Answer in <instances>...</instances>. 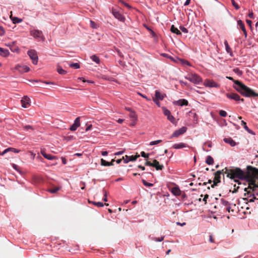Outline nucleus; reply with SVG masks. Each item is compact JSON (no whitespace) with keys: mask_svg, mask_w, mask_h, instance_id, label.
I'll list each match as a JSON object with an SVG mask.
<instances>
[{"mask_svg":"<svg viewBox=\"0 0 258 258\" xmlns=\"http://www.w3.org/2000/svg\"><path fill=\"white\" fill-rule=\"evenodd\" d=\"M224 173L226 174L227 177L235 179L236 178L239 179H245L247 182L250 180L251 184H252L253 181L252 177L253 176L258 175V169L251 167H247V172H245L242 170L240 168L238 167H233L232 168H228L225 167L224 168Z\"/></svg>","mask_w":258,"mask_h":258,"instance_id":"f257e3e1","label":"nucleus"},{"mask_svg":"<svg viewBox=\"0 0 258 258\" xmlns=\"http://www.w3.org/2000/svg\"><path fill=\"white\" fill-rule=\"evenodd\" d=\"M226 78L233 81L236 86L234 88L242 96L246 97H258V93H255L253 90L247 87L238 80H234L232 77H226Z\"/></svg>","mask_w":258,"mask_h":258,"instance_id":"f03ea898","label":"nucleus"},{"mask_svg":"<svg viewBox=\"0 0 258 258\" xmlns=\"http://www.w3.org/2000/svg\"><path fill=\"white\" fill-rule=\"evenodd\" d=\"M185 78L189 80L190 82L197 84L200 83L202 81V78L196 74H188L186 77H185Z\"/></svg>","mask_w":258,"mask_h":258,"instance_id":"7ed1b4c3","label":"nucleus"},{"mask_svg":"<svg viewBox=\"0 0 258 258\" xmlns=\"http://www.w3.org/2000/svg\"><path fill=\"white\" fill-rule=\"evenodd\" d=\"M224 171L225 169H223L222 170H218L215 173L213 184L211 185L212 188H214L218 183L221 182V175L224 173Z\"/></svg>","mask_w":258,"mask_h":258,"instance_id":"20e7f679","label":"nucleus"},{"mask_svg":"<svg viewBox=\"0 0 258 258\" xmlns=\"http://www.w3.org/2000/svg\"><path fill=\"white\" fill-rule=\"evenodd\" d=\"M27 54L32 59L33 63L36 64L38 60L36 51L34 49H31L28 51Z\"/></svg>","mask_w":258,"mask_h":258,"instance_id":"39448f33","label":"nucleus"},{"mask_svg":"<svg viewBox=\"0 0 258 258\" xmlns=\"http://www.w3.org/2000/svg\"><path fill=\"white\" fill-rule=\"evenodd\" d=\"M244 191L246 192L244 194V197H246L247 198H252L251 199H249L248 202H253L255 200H258L257 198L255 196H254V194H252L250 190H247V188L246 187H245L244 189Z\"/></svg>","mask_w":258,"mask_h":258,"instance_id":"423d86ee","label":"nucleus"},{"mask_svg":"<svg viewBox=\"0 0 258 258\" xmlns=\"http://www.w3.org/2000/svg\"><path fill=\"white\" fill-rule=\"evenodd\" d=\"M112 13L114 16V17L117 19L118 20L121 22H124L125 21L124 17L116 9H112Z\"/></svg>","mask_w":258,"mask_h":258,"instance_id":"0eeeda50","label":"nucleus"},{"mask_svg":"<svg viewBox=\"0 0 258 258\" xmlns=\"http://www.w3.org/2000/svg\"><path fill=\"white\" fill-rule=\"evenodd\" d=\"M140 157V155L137 154L135 156H127L125 155V156L122 157V159H123V161L125 163H128L129 161H136L138 158Z\"/></svg>","mask_w":258,"mask_h":258,"instance_id":"6e6552de","label":"nucleus"},{"mask_svg":"<svg viewBox=\"0 0 258 258\" xmlns=\"http://www.w3.org/2000/svg\"><path fill=\"white\" fill-rule=\"evenodd\" d=\"M204 85L208 87H219V85L214 82L213 80H206L204 81Z\"/></svg>","mask_w":258,"mask_h":258,"instance_id":"1a4fd4ad","label":"nucleus"},{"mask_svg":"<svg viewBox=\"0 0 258 258\" xmlns=\"http://www.w3.org/2000/svg\"><path fill=\"white\" fill-rule=\"evenodd\" d=\"M226 95L229 99H233L235 101H244V99L243 98H240V96L236 93H227Z\"/></svg>","mask_w":258,"mask_h":258,"instance_id":"9d476101","label":"nucleus"},{"mask_svg":"<svg viewBox=\"0 0 258 258\" xmlns=\"http://www.w3.org/2000/svg\"><path fill=\"white\" fill-rule=\"evenodd\" d=\"M187 128L185 126H183L179 130H176L172 134L171 138L177 137L183 134L186 132Z\"/></svg>","mask_w":258,"mask_h":258,"instance_id":"9b49d317","label":"nucleus"},{"mask_svg":"<svg viewBox=\"0 0 258 258\" xmlns=\"http://www.w3.org/2000/svg\"><path fill=\"white\" fill-rule=\"evenodd\" d=\"M22 106L24 108H28L31 105L30 99L27 96H24L21 100Z\"/></svg>","mask_w":258,"mask_h":258,"instance_id":"f8f14e48","label":"nucleus"},{"mask_svg":"<svg viewBox=\"0 0 258 258\" xmlns=\"http://www.w3.org/2000/svg\"><path fill=\"white\" fill-rule=\"evenodd\" d=\"M80 126V117H78L74 121V123L70 128L71 131H75L77 128Z\"/></svg>","mask_w":258,"mask_h":258,"instance_id":"ddd939ff","label":"nucleus"},{"mask_svg":"<svg viewBox=\"0 0 258 258\" xmlns=\"http://www.w3.org/2000/svg\"><path fill=\"white\" fill-rule=\"evenodd\" d=\"M15 69L18 70L21 73L28 72L30 70L28 67L26 66H20L19 64H18L15 67Z\"/></svg>","mask_w":258,"mask_h":258,"instance_id":"4468645a","label":"nucleus"},{"mask_svg":"<svg viewBox=\"0 0 258 258\" xmlns=\"http://www.w3.org/2000/svg\"><path fill=\"white\" fill-rule=\"evenodd\" d=\"M31 35L36 38H42V32L41 31L35 30L31 31Z\"/></svg>","mask_w":258,"mask_h":258,"instance_id":"2eb2a0df","label":"nucleus"},{"mask_svg":"<svg viewBox=\"0 0 258 258\" xmlns=\"http://www.w3.org/2000/svg\"><path fill=\"white\" fill-rule=\"evenodd\" d=\"M6 45L10 47L11 50L14 52H19V48L18 46L15 45V42L10 43Z\"/></svg>","mask_w":258,"mask_h":258,"instance_id":"dca6fc26","label":"nucleus"},{"mask_svg":"<svg viewBox=\"0 0 258 258\" xmlns=\"http://www.w3.org/2000/svg\"><path fill=\"white\" fill-rule=\"evenodd\" d=\"M155 98L154 99L158 100H162L166 97V94H161L159 91L156 90L155 91Z\"/></svg>","mask_w":258,"mask_h":258,"instance_id":"f3484780","label":"nucleus"},{"mask_svg":"<svg viewBox=\"0 0 258 258\" xmlns=\"http://www.w3.org/2000/svg\"><path fill=\"white\" fill-rule=\"evenodd\" d=\"M152 167H155L157 170H161L164 168V166L162 165H160L159 162L156 159H154L153 161V166Z\"/></svg>","mask_w":258,"mask_h":258,"instance_id":"a211bd4d","label":"nucleus"},{"mask_svg":"<svg viewBox=\"0 0 258 258\" xmlns=\"http://www.w3.org/2000/svg\"><path fill=\"white\" fill-rule=\"evenodd\" d=\"M237 24H238V26H239V28L241 29L242 30V31H243V33L245 35V37H246L247 32H246V30L245 28L244 23L242 22V21L241 20H239L237 21Z\"/></svg>","mask_w":258,"mask_h":258,"instance_id":"6ab92c4d","label":"nucleus"},{"mask_svg":"<svg viewBox=\"0 0 258 258\" xmlns=\"http://www.w3.org/2000/svg\"><path fill=\"white\" fill-rule=\"evenodd\" d=\"M41 153L45 158L48 160H52L57 158L55 156L47 154L43 150H41Z\"/></svg>","mask_w":258,"mask_h":258,"instance_id":"aec40b11","label":"nucleus"},{"mask_svg":"<svg viewBox=\"0 0 258 258\" xmlns=\"http://www.w3.org/2000/svg\"><path fill=\"white\" fill-rule=\"evenodd\" d=\"M115 161L114 159H112L111 162H107L103 159H101V165L104 166H113V162Z\"/></svg>","mask_w":258,"mask_h":258,"instance_id":"412c9836","label":"nucleus"},{"mask_svg":"<svg viewBox=\"0 0 258 258\" xmlns=\"http://www.w3.org/2000/svg\"><path fill=\"white\" fill-rule=\"evenodd\" d=\"M224 141L230 145L231 146L234 147L236 145V142L231 138H224Z\"/></svg>","mask_w":258,"mask_h":258,"instance_id":"4be33fe9","label":"nucleus"},{"mask_svg":"<svg viewBox=\"0 0 258 258\" xmlns=\"http://www.w3.org/2000/svg\"><path fill=\"white\" fill-rule=\"evenodd\" d=\"M187 146L183 143H180L179 144H175L172 146V148L176 149H181L183 148L186 147Z\"/></svg>","mask_w":258,"mask_h":258,"instance_id":"5701e85b","label":"nucleus"},{"mask_svg":"<svg viewBox=\"0 0 258 258\" xmlns=\"http://www.w3.org/2000/svg\"><path fill=\"white\" fill-rule=\"evenodd\" d=\"M10 54V52L8 49H4L0 47V55L3 57H7Z\"/></svg>","mask_w":258,"mask_h":258,"instance_id":"b1692460","label":"nucleus"},{"mask_svg":"<svg viewBox=\"0 0 258 258\" xmlns=\"http://www.w3.org/2000/svg\"><path fill=\"white\" fill-rule=\"evenodd\" d=\"M171 192L175 196H179L181 194V191L178 187L172 188Z\"/></svg>","mask_w":258,"mask_h":258,"instance_id":"393cba45","label":"nucleus"},{"mask_svg":"<svg viewBox=\"0 0 258 258\" xmlns=\"http://www.w3.org/2000/svg\"><path fill=\"white\" fill-rule=\"evenodd\" d=\"M170 30L172 33H175L177 35H181L180 31L173 25L171 26Z\"/></svg>","mask_w":258,"mask_h":258,"instance_id":"a878e982","label":"nucleus"},{"mask_svg":"<svg viewBox=\"0 0 258 258\" xmlns=\"http://www.w3.org/2000/svg\"><path fill=\"white\" fill-rule=\"evenodd\" d=\"M177 104L180 106H186L188 105V101L185 99H179L177 102Z\"/></svg>","mask_w":258,"mask_h":258,"instance_id":"bb28decb","label":"nucleus"},{"mask_svg":"<svg viewBox=\"0 0 258 258\" xmlns=\"http://www.w3.org/2000/svg\"><path fill=\"white\" fill-rule=\"evenodd\" d=\"M241 125L243 126L244 128L246 131H247L249 133H250L251 134H253L252 131L251 130H250V129H249V128L246 125V123L245 121H244L243 120L241 121Z\"/></svg>","mask_w":258,"mask_h":258,"instance_id":"cd10ccee","label":"nucleus"},{"mask_svg":"<svg viewBox=\"0 0 258 258\" xmlns=\"http://www.w3.org/2000/svg\"><path fill=\"white\" fill-rule=\"evenodd\" d=\"M206 163L209 165H212L214 164V159L211 156H208L206 160Z\"/></svg>","mask_w":258,"mask_h":258,"instance_id":"c85d7f7f","label":"nucleus"},{"mask_svg":"<svg viewBox=\"0 0 258 258\" xmlns=\"http://www.w3.org/2000/svg\"><path fill=\"white\" fill-rule=\"evenodd\" d=\"M89 203H92L94 205H95L98 207H103L104 205H106L107 206H108L109 205L108 204H104L102 202H91L89 200L88 201Z\"/></svg>","mask_w":258,"mask_h":258,"instance_id":"c756f323","label":"nucleus"},{"mask_svg":"<svg viewBox=\"0 0 258 258\" xmlns=\"http://www.w3.org/2000/svg\"><path fill=\"white\" fill-rule=\"evenodd\" d=\"M91 59L94 62H95L97 64H100V60L98 56L96 55H93L91 57Z\"/></svg>","mask_w":258,"mask_h":258,"instance_id":"7c9ffc66","label":"nucleus"},{"mask_svg":"<svg viewBox=\"0 0 258 258\" xmlns=\"http://www.w3.org/2000/svg\"><path fill=\"white\" fill-rule=\"evenodd\" d=\"M11 19L12 21H13V23H19L22 21V20L21 19L18 18L17 17H13L12 15L11 16Z\"/></svg>","mask_w":258,"mask_h":258,"instance_id":"2f4dec72","label":"nucleus"},{"mask_svg":"<svg viewBox=\"0 0 258 258\" xmlns=\"http://www.w3.org/2000/svg\"><path fill=\"white\" fill-rule=\"evenodd\" d=\"M60 187H59V186L55 187L54 188H49L48 190V191L51 194H54V193H56L58 190H59L60 189Z\"/></svg>","mask_w":258,"mask_h":258,"instance_id":"473e14b6","label":"nucleus"},{"mask_svg":"<svg viewBox=\"0 0 258 258\" xmlns=\"http://www.w3.org/2000/svg\"><path fill=\"white\" fill-rule=\"evenodd\" d=\"M57 71L60 75H64L67 73V72L60 66L57 67Z\"/></svg>","mask_w":258,"mask_h":258,"instance_id":"72a5a7b5","label":"nucleus"},{"mask_svg":"<svg viewBox=\"0 0 258 258\" xmlns=\"http://www.w3.org/2000/svg\"><path fill=\"white\" fill-rule=\"evenodd\" d=\"M130 116L131 118H132V120L135 119V121H137V116L135 111H131L130 114Z\"/></svg>","mask_w":258,"mask_h":258,"instance_id":"f704fd0d","label":"nucleus"},{"mask_svg":"<svg viewBox=\"0 0 258 258\" xmlns=\"http://www.w3.org/2000/svg\"><path fill=\"white\" fill-rule=\"evenodd\" d=\"M164 114L167 117L171 114L170 111L165 107L163 108Z\"/></svg>","mask_w":258,"mask_h":258,"instance_id":"c9c22d12","label":"nucleus"},{"mask_svg":"<svg viewBox=\"0 0 258 258\" xmlns=\"http://www.w3.org/2000/svg\"><path fill=\"white\" fill-rule=\"evenodd\" d=\"M70 67L75 69L80 68V64L78 63H72L69 64Z\"/></svg>","mask_w":258,"mask_h":258,"instance_id":"e433bc0d","label":"nucleus"},{"mask_svg":"<svg viewBox=\"0 0 258 258\" xmlns=\"http://www.w3.org/2000/svg\"><path fill=\"white\" fill-rule=\"evenodd\" d=\"M221 202L222 204L225 207H227V206L230 205V204L229 203V202L227 201H226L223 199H222L221 200Z\"/></svg>","mask_w":258,"mask_h":258,"instance_id":"4c0bfd02","label":"nucleus"},{"mask_svg":"<svg viewBox=\"0 0 258 258\" xmlns=\"http://www.w3.org/2000/svg\"><path fill=\"white\" fill-rule=\"evenodd\" d=\"M162 142V141L161 140H157V141H152L150 143V145L153 146V145H157V144L161 143Z\"/></svg>","mask_w":258,"mask_h":258,"instance_id":"58836bf2","label":"nucleus"},{"mask_svg":"<svg viewBox=\"0 0 258 258\" xmlns=\"http://www.w3.org/2000/svg\"><path fill=\"white\" fill-rule=\"evenodd\" d=\"M233 72L237 74L238 76H241L242 74V72L240 71L238 68L234 69Z\"/></svg>","mask_w":258,"mask_h":258,"instance_id":"ea45409f","label":"nucleus"},{"mask_svg":"<svg viewBox=\"0 0 258 258\" xmlns=\"http://www.w3.org/2000/svg\"><path fill=\"white\" fill-rule=\"evenodd\" d=\"M142 182L144 184V185L146 186H149V187H151V186H152L153 185V184L152 183H149L148 182H147L144 179H143L142 180Z\"/></svg>","mask_w":258,"mask_h":258,"instance_id":"a19ab883","label":"nucleus"},{"mask_svg":"<svg viewBox=\"0 0 258 258\" xmlns=\"http://www.w3.org/2000/svg\"><path fill=\"white\" fill-rule=\"evenodd\" d=\"M168 119L170 120L172 123H175V118L172 116L171 114H170L168 117Z\"/></svg>","mask_w":258,"mask_h":258,"instance_id":"79ce46f5","label":"nucleus"},{"mask_svg":"<svg viewBox=\"0 0 258 258\" xmlns=\"http://www.w3.org/2000/svg\"><path fill=\"white\" fill-rule=\"evenodd\" d=\"M231 2L233 7L236 9L238 10L239 9V7L238 4L234 1V0H231Z\"/></svg>","mask_w":258,"mask_h":258,"instance_id":"37998d69","label":"nucleus"},{"mask_svg":"<svg viewBox=\"0 0 258 258\" xmlns=\"http://www.w3.org/2000/svg\"><path fill=\"white\" fill-rule=\"evenodd\" d=\"M219 114L222 117H226L227 116V112L223 110L219 111Z\"/></svg>","mask_w":258,"mask_h":258,"instance_id":"c03bdc74","label":"nucleus"},{"mask_svg":"<svg viewBox=\"0 0 258 258\" xmlns=\"http://www.w3.org/2000/svg\"><path fill=\"white\" fill-rule=\"evenodd\" d=\"M224 43H225V45L226 51L228 52H230V51H231V48H230V46H229L227 42L225 41Z\"/></svg>","mask_w":258,"mask_h":258,"instance_id":"a18cd8bd","label":"nucleus"},{"mask_svg":"<svg viewBox=\"0 0 258 258\" xmlns=\"http://www.w3.org/2000/svg\"><path fill=\"white\" fill-rule=\"evenodd\" d=\"M9 148V151H12L14 153H19L20 151L19 150H18L17 149L14 148Z\"/></svg>","mask_w":258,"mask_h":258,"instance_id":"49530a36","label":"nucleus"},{"mask_svg":"<svg viewBox=\"0 0 258 258\" xmlns=\"http://www.w3.org/2000/svg\"><path fill=\"white\" fill-rule=\"evenodd\" d=\"M90 26L93 28H96L97 25L93 21H90Z\"/></svg>","mask_w":258,"mask_h":258,"instance_id":"de8ad7c7","label":"nucleus"},{"mask_svg":"<svg viewBox=\"0 0 258 258\" xmlns=\"http://www.w3.org/2000/svg\"><path fill=\"white\" fill-rule=\"evenodd\" d=\"M5 31L4 28L2 26H0V35L3 36L5 34Z\"/></svg>","mask_w":258,"mask_h":258,"instance_id":"09e8293b","label":"nucleus"},{"mask_svg":"<svg viewBox=\"0 0 258 258\" xmlns=\"http://www.w3.org/2000/svg\"><path fill=\"white\" fill-rule=\"evenodd\" d=\"M103 193H104V198L103 199V201L104 202H107V191L105 190H103Z\"/></svg>","mask_w":258,"mask_h":258,"instance_id":"8fccbe9b","label":"nucleus"},{"mask_svg":"<svg viewBox=\"0 0 258 258\" xmlns=\"http://www.w3.org/2000/svg\"><path fill=\"white\" fill-rule=\"evenodd\" d=\"M180 29L181 30V31L183 32V33H188V30L186 28H185L183 26H180Z\"/></svg>","mask_w":258,"mask_h":258,"instance_id":"3c124183","label":"nucleus"},{"mask_svg":"<svg viewBox=\"0 0 258 258\" xmlns=\"http://www.w3.org/2000/svg\"><path fill=\"white\" fill-rule=\"evenodd\" d=\"M164 238V236H162V237H161L160 238H156H156H155L154 239V240L155 241H156L161 242V241H162V240H163Z\"/></svg>","mask_w":258,"mask_h":258,"instance_id":"603ef678","label":"nucleus"},{"mask_svg":"<svg viewBox=\"0 0 258 258\" xmlns=\"http://www.w3.org/2000/svg\"><path fill=\"white\" fill-rule=\"evenodd\" d=\"M141 155L142 157H144V158H148L149 157V154H146L145 152L144 151H142L141 153Z\"/></svg>","mask_w":258,"mask_h":258,"instance_id":"864d4df0","label":"nucleus"},{"mask_svg":"<svg viewBox=\"0 0 258 258\" xmlns=\"http://www.w3.org/2000/svg\"><path fill=\"white\" fill-rule=\"evenodd\" d=\"M145 165L146 166H153V162H151L150 161H146V162H145Z\"/></svg>","mask_w":258,"mask_h":258,"instance_id":"5fc2aeb1","label":"nucleus"},{"mask_svg":"<svg viewBox=\"0 0 258 258\" xmlns=\"http://www.w3.org/2000/svg\"><path fill=\"white\" fill-rule=\"evenodd\" d=\"M234 190L233 191V192L234 193V192H236L238 191V189L239 188V186H236V184H235L234 185Z\"/></svg>","mask_w":258,"mask_h":258,"instance_id":"6e6d98bb","label":"nucleus"},{"mask_svg":"<svg viewBox=\"0 0 258 258\" xmlns=\"http://www.w3.org/2000/svg\"><path fill=\"white\" fill-rule=\"evenodd\" d=\"M209 198V195H207V194H206L205 196H204V199H203V201L205 202V204H206L207 203V199Z\"/></svg>","mask_w":258,"mask_h":258,"instance_id":"4d7b16f0","label":"nucleus"},{"mask_svg":"<svg viewBox=\"0 0 258 258\" xmlns=\"http://www.w3.org/2000/svg\"><path fill=\"white\" fill-rule=\"evenodd\" d=\"M120 3H121L124 6L126 7L128 9H131V7L127 4L125 3L123 1H120Z\"/></svg>","mask_w":258,"mask_h":258,"instance_id":"13d9d810","label":"nucleus"},{"mask_svg":"<svg viewBox=\"0 0 258 258\" xmlns=\"http://www.w3.org/2000/svg\"><path fill=\"white\" fill-rule=\"evenodd\" d=\"M92 127V124H89L86 128V131L87 132L90 130Z\"/></svg>","mask_w":258,"mask_h":258,"instance_id":"bf43d9fd","label":"nucleus"},{"mask_svg":"<svg viewBox=\"0 0 258 258\" xmlns=\"http://www.w3.org/2000/svg\"><path fill=\"white\" fill-rule=\"evenodd\" d=\"M248 17L251 18V19H253V13L252 12H250L248 14Z\"/></svg>","mask_w":258,"mask_h":258,"instance_id":"052dcab7","label":"nucleus"},{"mask_svg":"<svg viewBox=\"0 0 258 258\" xmlns=\"http://www.w3.org/2000/svg\"><path fill=\"white\" fill-rule=\"evenodd\" d=\"M117 53L118 54V55L120 57H123V55L122 54V53L118 49H117Z\"/></svg>","mask_w":258,"mask_h":258,"instance_id":"680f3d73","label":"nucleus"},{"mask_svg":"<svg viewBox=\"0 0 258 258\" xmlns=\"http://www.w3.org/2000/svg\"><path fill=\"white\" fill-rule=\"evenodd\" d=\"M246 23H247V24H248L250 27H251V24H252V22H251V20H248V19H247V20H246Z\"/></svg>","mask_w":258,"mask_h":258,"instance_id":"e2e57ef3","label":"nucleus"},{"mask_svg":"<svg viewBox=\"0 0 258 258\" xmlns=\"http://www.w3.org/2000/svg\"><path fill=\"white\" fill-rule=\"evenodd\" d=\"M209 240H210V241L211 242H212V243H213V242H215V241H214V238H213V237L212 235H210Z\"/></svg>","mask_w":258,"mask_h":258,"instance_id":"0e129e2a","label":"nucleus"},{"mask_svg":"<svg viewBox=\"0 0 258 258\" xmlns=\"http://www.w3.org/2000/svg\"><path fill=\"white\" fill-rule=\"evenodd\" d=\"M124 151H119L118 152H116L115 153V155H121L123 153Z\"/></svg>","mask_w":258,"mask_h":258,"instance_id":"69168bd1","label":"nucleus"},{"mask_svg":"<svg viewBox=\"0 0 258 258\" xmlns=\"http://www.w3.org/2000/svg\"><path fill=\"white\" fill-rule=\"evenodd\" d=\"M25 130L32 129V127L30 125H26L24 126Z\"/></svg>","mask_w":258,"mask_h":258,"instance_id":"338daca9","label":"nucleus"},{"mask_svg":"<svg viewBox=\"0 0 258 258\" xmlns=\"http://www.w3.org/2000/svg\"><path fill=\"white\" fill-rule=\"evenodd\" d=\"M154 102L156 103V104L158 106H160V102H159V100H156V99H153Z\"/></svg>","mask_w":258,"mask_h":258,"instance_id":"774afa93","label":"nucleus"}]
</instances>
